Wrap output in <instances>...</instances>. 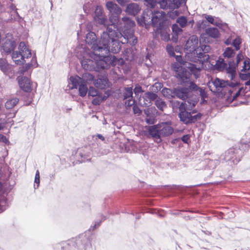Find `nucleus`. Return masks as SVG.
<instances>
[{
    "label": "nucleus",
    "mask_w": 250,
    "mask_h": 250,
    "mask_svg": "<svg viewBox=\"0 0 250 250\" xmlns=\"http://www.w3.org/2000/svg\"><path fill=\"white\" fill-rule=\"evenodd\" d=\"M117 29L108 26L106 32H104L99 42L100 46L95 45V71L107 69L110 65H115L117 59L114 56H109L110 51L114 54L118 53L121 48L120 37L116 36Z\"/></svg>",
    "instance_id": "1"
},
{
    "label": "nucleus",
    "mask_w": 250,
    "mask_h": 250,
    "mask_svg": "<svg viewBox=\"0 0 250 250\" xmlns=\"http://www.w3.org/2000/svg\"><path fill=\"white\" fill-rule=\"evenodd\" d=\"M242 79H249L245 83L246 86H249V89L246 91H245L248 88L247 87L244 90L243 87H239V84L237 82L229 83L228 81L219 78H216L212 82V84L215 89L210 90L213 92H220L228 102H231L240 96L242 92L245 93L250 91V72L243 76Z\"/></svg>",
    "instance_id": "2"
},
{
    "label": "nucleus",
    "mask_w": 250,
    "mask_h": 250,
    "mask_svg": "<svg viewBox=\"0 0 250 250\" xmlns=\"http://www.w3.org/2000/svg\"><path fill=\"white\" fill-rule=\"evenodd\" d=\"M94 238V226L83 233L67 241L58 244L62 250H92L91 242Z\"/></svg>",
    "instance_id": "3"
},
{
    "label": "nucleus",
    "mask_w": 250,
    "mask_h": 250,
    "mask_svg": "<svg viewBox=\"0 0 250 250\" xmlns=\"http://www.w3.org/2000/svg\"><path fill=\"white\" fill-rule=\"evenodd\" d=\"M210 50L208 45L203 44L199 46L197 50V59L194 61V63H186V66L188 67L193 73L195 78H197L200 74L201 70L204 67V63L209 62V57L207 53Z\"/></svg>",
    "instance_id": "4"
},
{
    "label": "nucleus",
    "mask_w": 250,
    "mask_h": 250,
    "mask_svg": "<svg viewBox=\"0 0 250 250\" xmlns=\"http://www.w3.org/2000/svg\"><path fill=\"white\" fill-rule=\"evenodd\" d=\"M86 145L84 147L79 148L76 152L75 157L80 163L89 161L92 156L94 135H90L85 140Z\"/></svg>",
    "instance_id": "5"
},
{
    "label": "nucleus",
    "mask_w": 250,
    "mask_h": 250,
    "mask_svg": "<svg viewBox=\"0 0 250 250\" xmlns=\"http://www.w3.org/2000/svg\"><path fill=\"white\" fill-rule=\"evenodd\" d=\"M176 59L178 62L172 64V68L176 72V77L179 79L181 82H188V77L190 75L188 71L193 74L190 69L185 65L186 63L188 62L183 61L181 56H176Z\"/></svg>",
    "instance_id": "6"
},
{
    "label": "nucleus",
    "mask_w": 250,
    "mask_h": 250,
    "mask_svg": "<svg viewBox=\"0 0 250 250\" xmlns=\"http://www.w3.org/2000/svg\"><path fill=\"white\" fill-rule=\"evenodd\" d=\"M198 46V39L196 36H192L187 41L185 45V50L187 57L192 63L197 59L196 52Z\"/></svg>",
    "instance_id": "7"
},
{
    "label": "nucleus",
    "mask_w": 250,
    "mask_h": 250,
    "mask_svg": "<svg viewBox=\"0 0 250 250\" xmlns=\"http://www.w3.org/2000/svg\"><path fill=\"white\" fill-rule=\"evenodd\" d=\"M146 5L150 8H154L157 3L160 7L166 9L168 7L171 9L178 8L183 2V0H144Z\"/></svg>",
    "instance_id": "8"
},
{
    "label": "nucleus",
    "mask_w": 250,
    "mask_h": 250,
    "mask_svg": "<svg viewBox=\"0 0 250 250\" xmlns=\"http://www.w3.org/2000/svg\"><path fill=\"white\" fill-rule=\"evenodd\" d=\"M106 6L109 12V20L111 23L108 26H112L114 29L118 30V26L116 24L119 21L122 9L117 4L112 1L107 2L106 4Z\"/></svg>",
    "instance_id": "9"
},
{
    "label": "nucleus",
    "mask_w": 250,
    "mask_h": 250,
    "mask_svg": "<svg viewBox=\"0 0 250 250\" xmlns=\"http://www.w3.org/2000/svg\"><path fill=\"white\" fill-rule=\"evenodd\" d=\"M179 111V117L181 121L186 124L194 122L201 117V115L199 114L192 115L190 112L186 111L185 105L183 103H181L180 105Z\"/></svg>",
    "instance_id": "10"
},
{
    "label": "nucleus",
    "mask_w": 250,
    "mask_h": 250,
    "mask_svg": "<svg viewBox=\"0 0 250 250\" xmlns=\"http://www.w3.org/2000/svg\"><path fill=\"white\" fill-rule=\"evenodd\" d=\"M116 36L118 38L120 37V41L122 44L129 43L130 45H134L137 42V38L134 36L132 29H129L126 32L125 30H122V33L118 32L116 33Z\"/></svg>",
    "instance_id": "11"
},
{
    "label": "nucleus",
    "mask_w": 250,
    "mask_h": 250,
    "mask_svg": "<svg viewBox=\"0 0 250 250\" xmlns=\"http://www.w3.org/2000/svg\"><path fill=\"white\" fill-rule=\"evenodd\" d=\"M19 83L20 87L25 92H26V96L27 97V100L25 101L24 104L25 105H29L32 101V98L31 94L29 92L32 90V83L30 80L26 77H22L20 80L19 81Z\"/></svg>",
    "instance_id": "12"
},
{
    "label": "nucleus",
    "mask_w": 250,
    "mask_h": 250,
    "mask_svg": "<svg viewBox=\"0 0 250 250\" xmlns=\"http://www.w3.org/2000/svg\"><path fill=\"white\" fill-rule=\"evenodd\" d=\"M16 46L15 40L11 35L7 34V36L2 41L1 48L6 54H10L13 52Z\"/></svg>",
    "instance_id": "13"
},
{
    "label": "nucleus",
    "mask_w": 250,
    "mask_h": 250,
    "mask_svg": "<svg viewBox=\"0 0 250 250\" xmlns=\"http://www.w3.org/2000/svg\"><path fill=\"white\" fill-rule=\"evenodd\" d=\"M147 132V136L151 138L156 143H160L162 142V137L160 134V131L158 125L148 126L146 127Z\"/></svg>",
    "instance_id": "14"
},
{
    "label": "nucleus",
    "mask_w": 250,
    "mask_h": 250,
    "mask_svg": "<svg viewBox=\"0 0 250 250\" xmlns=\"http://www.w3.org/2000/svg\"><path fill=\"white\" fill-rule=\"evenodd\" d=\"M90 53L89 55H86L83 57L81 63L82 67L86 70L92 71L94 70V48L91 49Z\"/></svg>",
    "instance_id": "15"
},
{
    "label": "nucleus",
    "mask_w": 250,
    "mask_h": 250,
    "mask_svg": "<svg viewBox=\"0 0 250 250\" xmlns=\"http://www.w3.org/2000/svg\"><path fill=\"white\" fill-rule=\"evenodd\" d=\"M157 125L161 137L169 136L174 131L170 122H162Z\"/></svg>",
    "instance_id": "16"
},
{
    "label": "nucleus",
    "mask_w": 250,
    "mask_h": 250,
    "mask_svg": "<svg viewBox=\"0 0 250 250\" xmlns=\"http://www.w3.org/2000/svg\"><path fill=\"white\" fill-rule=\"evenodd\" d=\"M93 25L94 23L92 21L89 22L86 25V29L88 33L86 35L85 42L90 46L91 49H93L94 47Z\"/></svg>",
    "instance_id": "17"
},
{
    "label": "nucleus",
    "mask_w": 250,
    "mask_h": 250,
    "mask_svg": "<svg viewBox=\"0 0 250 250\" xmlns=\"http://www.w3.org/2000/svg\"><path fill=\"white\" fill-rule=\"evenodd\" d=\"M188 80V82H182V84L189 87L190 89L191 90L198 91L202 98H205L207 97V93L205 89L198 87L195 83L190 81L189 77Z\"/></svg>",
    "instance_id": "18"
},
{
    "label": "nucleus",
    "mask_w": 250,
    "mask_h": 250,
    "mask_svg": "<svg viewBox=\"0 0 250 250\" xmlns=\"http://www.w3.org/2000/svg\"><path fill=\"white\" fill-rule=\"evenodd\" d=\"M79 93L80 96L83 97L86 96L88 93V97L91 96L94 98V87L92 86H89V89L88 90L87 84L83 83L79 86Z\"/></svg>",
    "instance_id": "19"
},
{
    "label": "nucleus",
    "mask_w": 250,
    "mask_h": 250,
    "mask_svg": "<svg viewBox=\"0 0 250 250\" xmlns=\"http://www.w3.org/2000/svg\"><path fill=\"white\" fill-rule=\"evenodd\" d=\"M132 88L131 87H125L124 92V97L125 100H127L125 104L127 106L133 105L135 103L134 100L132 98Z\"/></svg>",
    "instance_id": "20"
},
{
    "label": "nucleus",
    "mask_w": 250,
    "mask_h": 250,
    "mask_svg": "<svg viewBox=\"0 0 250 250\" xmlns=\"http://www.w3.org/2000/svg\"><path fill=\"white\" fill-rule=\"evenodd\" d=\"M95 86L101 89H105L109 86V83L106 76L104 74L95 80Z\"/></svg>",
    "instance_id": "21"
},
{
    "label": "nucleus",
    "mask_w": 250,
    "mask_h": 250,
    "mask_svg": "<svg viewBox=\"0 0 250 250\" xmlns=\"http://www.w3.org/2000/svg\"><path fill=\"white\" fill-rule=\"evenodd\" d=\"M190 88L181 87L175 88L174 89V97H176L182 100H185L188 98Z\"/></svg>",
    "instance_id": "22"
},
{
    "label": "nucleus",
    "mask_w": 250,
    "mask_h": 250,
    "mask_svg": "<svg viewBox=\"0 0 250 250\" xmlns=\"http://www.w3.org/2000/svg\"><path fill=\"white\" fill-rule=\"evenodd\" d=\"M122 21L124 22V26L123 28H119L117 32H121L122 33V30H125L126 32L128 31L129 29H132V28L135 26V22L134 21L130 19L127 17H124L122 18Z\"/></svg>",
    "instance_id": "23"
},
{
    "label": "nucleus",
    "mask_w": 250,
    "mask_h": 250,
    "mask_svg": "<svg viewBox=\"0 0 250 250\" xmlns=\"http://www.w3.org/2000/svg\"><path fill=\"white\" fill-rule=\"evenodd\" d=\"M234 149L230 148L225 152L224 157L221 156V158L224 159L226 161H232L234 164H237V163L240 161V159H234L235 157L234 154Z\"/></svg>",
    "instance_id": "24"
},
{
    "label": "nucleus",
    "mask_w": 250,
    "mask_h": 250,
    "mask_svg": "<svg viewBox=\"0 0 250 250\" xmlns=\"http://www.w3.org/2000/svg\"><path fill=\"white\" fill-rule=\"evenodd\" d=\"M237 64L233 61L229 62V66L226 67V70L229 78L233 80L236 76V66Z\"/></svg>",
    "instance_id": "25"
},
{
    "label": "nucleus",
    "mask_w": 250,
    "mask_h": 250,
    "mask_svg": "<svg viewBox=\"0 0 250 250\" xmlns=\"http://www.w3.org/2000/svg\"><path fill=\"white\" fill-rule=\"evenodd\" d=\"M83 9L84 12L89 14L93 17L94 15V3L93 0H85L83 4Z\"/></svg>",
    "instance_id": "26"
},
{
    "label": "nucleus",
    "mask_w": 250,
    "mask_h": 250,
    "mask_svg": "<svg viewBox=\"0 0 250 250\" xmlns=\"http://www.w3.org/2000/svg\"><path fill=\"white\" fill-rule=\"evenodd\" d=\"M12 59L16 64L21 65L23 64L25 60H24V56H22L21 52L19 51H13L12 54Z\"/></svg>",
    "instance_id": "27"
},
{
    "label": "nucleus",
    "mask_w": 250,
    "mask_h": 250,
    "mask_svg": "<svg viewBox=\"0 0 250 250\" xmlns=\"http://www.w3.org/2000/svg\"><path fill=\"white\" fill-rule=\"evenodd\" d=\"M18 50L21 52L22 56H24V60L28 59L31 56V51L26 46L24 42H21L18 47Z\"/></svg>",
    "instance_id": "28"
},
{
    "label": "nucleus",
    "mask_w": 250,
    "mask_h": 250,
    "mask_svg": "<svg viewBox=\"0 0 250 250\" xmlns=\"http://www.w3.org/2000/svg\"><path fill=\"white\" fill-rule=\"evenodd\" d=\"M139 5L135 3H132L127 5L126 8V12L128 14L135 15L140 11Z\"/></svg>",
    "instance_id": "29"
},
{
    "label": "nucleus",
    "mask_w": 250,
    "mask_h": 250,
    "mask_svg": "<svg viewBox=\"0 0 250 250\" xmlns=\"http://www.w3.org/2000/svg\"><path fill=\"white\" fill-rule=\"evenodd\" d=\"M151 13L152 14L151 21L154 25H156L159 21L163 20L165 16V13L163 11L154 12V13L151 12Z\"/></svg>",
    "instance_id": "30"
},
{
    "label": "nucleus",
    "mask_w": 250,
    "mask_h": 250,
    "mask_svg": "<svg viewBox=\"0 0 250 250\" xmlns=\"http://www.w3.org/2000/svg\"><path fill=\"white\" fill-rule=\"evenodd\" d=\"M206 34L208 37L214 39L219 38L220 36L219 31L215 27H209L206 29Z\"/></svg>",
    "instance_id": "31"
},
{
    "label": "nucleus",
    "mask_w": 250,
    "mask_h": 250,
    "mask_svg": "<svg viewBox=\"0 0 250 250\" xmlns=\"http://www.w3.org/2000/svg\"><path fill=\"white\" fill-rule=\"evenodd\" d=\"M69 80V84H71L72 85L71 89L77 88V87L83 83L82 78L78 76H76L74 77L71 76L70 77Z\"/></svg>",
    "instance_id": "32"
},
{
    "label": "nucleus",
    "mask_w": 250,
    "mask_h": 250,
    "mask_svg": "<svg viewBox=\"0 0 250 250\" xmlns=\"http://www.w3.org/2000/svg\"><path fill=\"white\" fill-rule=\"evenodd\" d=\"M156 33L160 35L161 38L164 41H168L169 39V35L165 29L159 28L156 30Z\"/></svg>",
    "instance_id": "33"
},
{
    "label": "nucleus",
    "mask_w": 250,
    "mask_h": 250,
    "mask_svg": "<svg viewBox=\"0 0 250 250\" xmlns=\"http://www.w3.org/2000/svg\"><path fill=\"white\" fill-rule=\"evenodd\" d=\"M82 79L84 83L89 84L94 81V75L88 72H85L83 74Z\"/></svg>",
    "instance_id": "34"
},
{
    "label": "nucleus",
    "mask_w": 250,
    "mask_h": 250,
    "mask_svg": "<svg viewBox=\"0 0 250 250\" xmlns=\"http://www.w3.org/2000/svg\"><path fill=\"white\" fill-rule=\"evenodd\" d=\"M208 62L210 63L211 65H214L216 69L220 71L223 70L227 66V64L224 62L223 59H220L216 61L215 64H213V63L211 62L210 61Z\"/></svg>",
    "instance_id": "35"
},
{
    "label": "nucleus",
    "mask_w": 250,
    "mask_h": 250,
    "mask_svg": "<svg viewBox=\"0 0 250 250\" xmlns=\"http://www.w3.org/2000/svg\"><path fill=\"white\" fill-rule=\"evenodd\" d=\"M107 96H103L102 93L96 90L95 89V105L99 104L101 102L105 100Z\"/></svg>",
    "instance_id": "36"
},
{
    "label": "nucleus",
    "mask_w": 250,
    "mask_h": 250,
    "mask_svg": "<svg viewBox=\"0 0 250 250\" xmlns=\"http://www.w3.org/2000/svg\"><path fill=\"white\" fill-rule=\"evenodd\" d=\"M19 101V99L17 98L9 99L5 103V106L6 109H11L18 103Z\"/></svg>",
    "instance_id": "37"
},
{
    "label": "nucleus",
    "mask_w": 250,
    "mask_h": 250,
    "mask_svg": "<svg viewBox=\"0 0 250 250\" xmlns=\"http://www.w3.org/2000/svg\"><path fill=\"white\" fill-rule=\"evenodd\" d=\"M102 9L100 6H97L95 10V22L96 21L97 17L98 19L101 20V22L102 24H104L105 21V19L104 18H100V16H102Z\"/></svg>",
    "instance_id": "38"
},
{
    "label": "nucleus",
    "mask_w": 250,
    "mask_h": 250,
    "mask_svg": "<svg viewBox=\"0 0 250 250\" xmlns=\"http://www.w3.org/2000/svg\"><path fill=\"white\" fill-rule=\"evenodd\" d=\"M162 93L164 96L168 99L174 97V95H173L174 90L172 91L169 88H163L162 90Z\"/></svg>",
    "instance_id": "39"
},
{
    "label": "nucleus",
    "mask_w": 250,
    "mask_h": 250,
    "mask_svg": "<svg viewBox=\"0 0 250 250\" xmlns=\"http://www.w3.org/2000/svg\"><path fill=\"white\" fill-rule=\"evenodd\" d=\"M176 22L179 24L181 28H184L187 25V18L185 16L179 17L177 19Z\"/></svg>",
    "instance_id": "40"
},
{
    "label": "nucleus",
    "mask_w": 250,
    "mask_h": 250,
    "mask_svg": "<svg viewBox=\"0 0 250 250\" xmlns=\"http://www.w3.org/2000/svg\"><path fill=\"white\" fill-rule=\"evenodd\" d=\"M155 103L157 107L162 111L167 106L166 103L160 98L157 99Z\"/></svg>",
    "instance_id": "41"
},
{
    "label": "nucleus",
    "mask_w": 250,
    "mask_h": 250,
    "mask_svg": "<svg viewBox=\"0 0 250 250\" xmlns=\"http://www.w3.org/2000/svg\"><path fill=\"white\" fill-rule=\"evenodd\" d=\"M145 99H148V102H151L152 101L156 100L157 95L153 93L147 92L144 95Z\"/></svg>",
    "instance_id": "42"
},
{
    "label": "nucleus",
    "mask_w": 250,
    "mask_h": 250,
    "mask_svg": "<svg viewBox=\"0 0 250 250\" xmlns=\"http://www.w3.org/2000/svg\"><path fill=\"white\" fill-rule=\"evenodd\" d=\"M219 164V161L218 159H215L214 160L209 159L208 161V167L210 169H214Z\"/></svg>",
    "instance_id": "43"
},
{
    "label": "nucleus",
    "mask_w": 250,
    "mask_h": 250,
    "mask_svg": "<svg viewBox=\"0 0 250 250\" xmlns=\"http://www.w3.org/2000/svg\"><path fill=\"white\" fill-rule=\"evenodd\" d=\"M105 219V217L99 213L96 215V221H95V228L100 225L101 223Z\"/></svg>",
    "instance_id": "44"
},
{
    "label": "nucleus",
    "mask_w": 250,
    "mask_h": 250,
    "mask_svg": "<svg viewBox=\"0 0 250 250\" xmlns=\"http://www.w3.org/2000/svg\"><path fill=\"white\" fill-rule=\"evenodd\" d=\"M234 54L235 53L234 52V50L232 48L227 47L225 49L223 54L225 57H227L229 58L234 56Z\"/></svg>",
    "instance_id": "45"
},
{
    "label": "nucleus",
    "mask_w": 250,
    "mask_h": 250,
    "mask_svg": "<svg viewBox=\"0 0 250 250\" xmlns=\"http://www.w3.org/2000/svg\"><path fill=\"white\" fill-rule=\"evenodd\" d=\"M34 188L35 189L38 188L39 187L40 183V172L39 170H37L35 176V180H34Z\"/></svg>",
    "instance_id": "46"
},
{
    "label": "nucleus",
    "mask_w": 250,
    "mask_h": 250,
    "mask_svg": "<svg viewBox=\"0 0 250 250\" xmlns=\"http://www.w3.org/2000/svg\"><path fill=\"white\" fill-rule=\"evenodd\" d=\"M241 43V39L239 37H237L236 38H235L232 42V45L235 47L236 50H238L240 49V44Z\"/></svg>",
    "instance_id": "47"
},
{
    "label": "nucleus",
    "mask_w": 250,
    "mask_h": 250,
    "mask_svg": "<svg viewBox=\"0 0 250 250\" xmlns=\"http://www.w3.org/2000/svg\"><path fill=\"white\" fill-rule=\"evenodd\" d=\"M0 69L4 73L7 70L8 65L4 60H0Z\"/></svg>",
    "instance_id": "48"
},
{
    "label": "nucleus",
    "mask_w": 250,
    "mask_h": 250,
    "mask_svg": "<svg viewBox=\"0 0 250 250\" xmlns=\"http://www.w3.org/2000/svg\"><path fill=\"white\" fill-rule=\"evenodd\" d=\"M172 29L173 33L176 35L182 32L183 30L181 28H180L178 25L176 24H173L172 26Z\"/></svg>",
    "instance_id": "49"
},
{
    "label": "nucleus",
    "mask_w": 250,
    "mask_h": 250,
    "mask_svg": "<svg viewBox=\"0 0 250 250\" xmlns=\"http://www.w3.org/2000/svg\"><path fill=\"white\" fill-rule=\"evenodd\" d=\"M244 65L242 71H246L250 69V63L249 59H247L244 61Z\"/></svg>",
    "instance_id": "50"
},
{
    "label": "nucleus",
    "mask_w": 250,
    "mask_h": 250,
    "mask_svg": "<svg viewBox=\"0 0 250 250\" xmlns=\"http://www.w3.org/2000/svg\"><path fill=\"white\" fill-rule=\"evenodd\" d=\"M205 18L208 22L214 25V21H215V18H214L212 16L208 15H205Z\"/></svg>",
    "instance_id": "51"
},
{
    "label": "nucleus",
    "mask_w": 250,
    "mask_h": 250,
    "mask_svg": "<svg viewBox=\"0 0 250 250\" xmlns=\"http://www.w3.org/2000/svg\"><path fill=\"white\" fill-rule=\"evenodd\" d=\"M167 50L170 56H174L175 55L174 48L171 45L168 44L167 46Z\"/></svg>",
    "instance_id": "52"
},
{
    "label": "nucleus",
    "mask_w": 250,
    "mask_h": 250,
    "mask_svg": "<svg viewBox=\"0 0 250 250\" xmlns=\"http://www.w3.org/2000/svg\"><path fill=\"white\" fill-rule=\"evenodd\" d=\"M32 65V64L31 63H27L25 64L24 66H23L20 72L21 74H23L25 71H27Z\"/></svg>",
    "instance_id": "53"
},
{
    "label": "nucleus",
    "mask_w": 250,
    "mask_h": 250,
    "mask_svg": "<svg viewBox=\"0 0 250 250\" xmlns=\"http://www.w3.org/2000/svg\"><path fill=\"white\" fill-rule=\"evenodd\" d=\"M140 103L141 104L145 106H148L151 102H148V99H145L144 96L140 99Z\"/></svg>",
    "instance_id": "54"
},
{
    "label": "nucleus",
    "mask_w": 250,
    "mask_h": 250,
    "mask_svg": "<svg viewBox=\"0 0 250 250\" xmlns=\"http://www.w3.org/2000/svg\"><path fill=\"white\" fill-rule=\"evenodd\" d=\"M0 142L4 143L5 144L9 143L8 139L6 136L0 134Z\"/></svg>",
    "instance_id": "55"
},
{
    "label": "nucleus",
    "mask_w": 250,
    "mask_h": 250,
    "mask_svg": "<svg viewBox=\"0 0 250 250\" xmlns=\"http://www.w3.org/2000/svg\"><path fill=\"white\" fill-rule=\"evenodd\" d=\"M219 28L224 31H227V30L229 29V26L228 24L226 23L223 22L221 24V26L219 27Z\"/></svg>",
    "instance_id": "56"
},
{
    "label": "nucleus",
    "mask_w": 250,
    "mask_h": 250,
    "mask_svg": "<svg viewBox=\"0 0 250 250\" xmlns=\"http://www.w3.org/2000/svg\"><path fill=\"white\" fill-rule=\"evenodd\" d=\"M215 20L214 25L218 27L221 26V24L223 23V21L219 18H215Z\"/></svg>",
    "instance_id": "57"
},
{
    "label": "nucleus",
    "mask_w": 250,
    "mask_h": 250,
    "mask_svg": "<svg viewBox=\"0 0 250 250\" xmlns=\"http://www.w3.org/2000/svg\"><path fill=\"white\" fill-rule=\"evenodd\" d=\"M133 110L134 114H135L139 115L141 113V109L137 105L133 106Z\"/></svg>",
    "instance_id": "58"
},
{
    "label": "nucleus",
    "mask_w": 250,
    "mask_h": 250,
    "mask_svg": "<svg viewBox=\"0 0 250 250\" xmlns=\"http://www.w3.org/2000/svg\"><path fill=\"white\" fill-rule=\"evenodd\" d=\"M190 136L189 135H184L182 138L183 142L188 144Z\"/></svg>",
    "instance_id": "59"
},
{
    "label": "nucleus",
    "mask_w": 250,
    "mask_h": 250,
    "mask_svg": "<svg viewBox=\"0 0 250 250\" xmlns=\"http://www.w3.org/2000/svg\"><path fill=\"white\" fill-rule=\"evenodd\" d=\"M243 56L241 53H239L236 57V62L237 63H238L243 59Z\"/></svg>",
    "instance_id": "60"
},
{
    "label": "nucleus",
    "mask_w": 250,
    "mask_h": 250,
    "mask_svg": "<svg viewBox=\"0 0 250 250\" xmlns=\"http://www.w3.org/2000/svg\"><path fill=\"white\" fill-rule=\"evenodd\" d=\"M128 0H116V1L121 5H124L127 2Z\"/></svg>",
    "instance_id": "61"
},
{
    "label": "nucleus",
    "mask_w": 250,
    "mask_h": 250,
    "mask_svg": "<svg viewBox=\"0 0 250 250\" xmlns=\"http://www.w3.org/2000/svg\"><path fill=\"white\" fill-rule=\"evenodd\" d=\"M134 91L135 94H138L140 93L141 91V87H136L134 89Z\"/></svg>",
    "instance_id": "62"
},
{
    "label": "nucleus",
    "mask_w": 250,
    "mask_h": 250,
    "mask_svg": "<svg viewBox=\"0 0 250 250\" xmlns=\"http://www.w3.org/2000/svg\"><path fill=\"white\" fill-rule=\"evenodd\" d=\"M241 143L245 145H249V144L250 143V141H245L244 138H243L241 140Z\"/></svg>",
    "instance_id": "63"
},
{
    "label": "nucleus",
    "mask_w": 250,
    "mask_h": 250,
    "mask_svg": "<svg viewBox=\"0 0 250 250\" xmlns=\"http://www.w3.org/2000/svg\"><path fill=\"white\" fill-rule=\"evenodd\" d=\"M225 43L227 45H229V44H231V40L230 39H228V40H227L225 42Z\"/></svg>",
    "instance_id": "64"
}]
</instances>
